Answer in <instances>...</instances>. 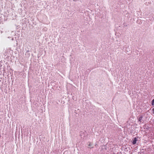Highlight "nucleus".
<instances>
[{
  "mask_svg": "<svg viewBox=\"0 0 154 154\" xmlns=\"http://www.w3.org/2000/svg\"><path fill=\"white\" fill-rule=\"evenodd\" d=\"M138 120L139 122H140V123L143 122L145 119L143 118V116H140L138 119Z\"/></svg>",
  "mask_w": 154,
  "mask_h": 154,
  "instance_id": "obj_1",
  "label": "nucleus"
},
{
  "mask_svg": "<svg viewBox=\"0 0 154 154\" xmlns=\"http://www.w3.org/2000/svg\"><path fill=\"white\" fill-rule=\"evenodd\" d=\"M137 141V138H135L133 140V142H132V143L133 144H135L136 143V142Z\"/></svg>",
  "mask_w": 154,
  "mask_h": 154,
  "instance_id": "obj_2",
  "label": "nucleus"
},
{
  "mask_svg": "<svg viewBox=\"0 0 154 154\" xmlns=\"http://www.w3.org/2000/svg\"><path fill=\"white\" fill-rule=\"evenodd\" d=\"M88 146L90 147L92 146V144H91V143L90 142H88Z\"/></svg>",
  "mask_w": 154,
  "mask_h": 154,
  "instance_id": "obj_3",
  "label": "nucleus"
},
{
  "mask_svg": "<svg viewBox=\"0 0 154 154\" xmlns=\"http://www.w3.org/2000/svg\"><path fill=\"white\" fill-rule=\"evenodd\" d=\"M152 105H154V99L152 101Z\"/></svg>",
  "mask_w": 154,
  "mask_h": 154,
  "instance_id": "obj_4",
  "label": "nucleus"
},
{
  "mask_svg": "<svg viewBox=\"0 0 154 154\" xmlns=\"http://www.w3.org/2000/svg\"><path fill=\"white\" fill-rule=\"evenodd\" d=\"M152 113L154 114V108L152 109Z\"/></svg>",
  "mask_w": 154,
  "mask_h": 154,
  "instance_id": "obj_5",
  "label": "nucleus"
},
{
  "mask_svg": "<svg viewBox=\"0 0 154 154\" xmlns=\"http://www.w3.org/2000/svg\"><path fill=\"white\" fill-rule=\"evenodd\" d=\"M11 40L12 41L14 40V38H12L11 39Z\"/></svg>",
  "mask_w": 154,
  "mask_h": 154,
  "instance_id": "obj_6",
  "label": "nucleus"
},
{
  "mask_svg": "<svg viewBox=\"0 0 154 154\" xmlns=\"http://www.w3.org/2000/svg\"><path fill=\"white\" fill-rule=\"evenodd\" d=\"M8 38H10V37H8Z\"/></svg>",
  "mask_w": 154,
  "mask_h": 154,
  "instance_id": "obj_7",
  "label": "nucleus"
},
{
  "mask_svg": "<svg viewBox=\"0 0 154 154\" xmlns=\"http://www.w3.org/2000/svg\"><path fill=\"white\" fill-rule=\"evenodd\" d=\"M8 38H10V37H8Z\"/></svg>",
  "mask_w": 154,
  "mask_h": 154,
  "instance_id": "obj_8",
  "label": "nucleus"
},
{
  "mask_svg": "<svg viewBox=\"0 0 154 154\" xmlns=\"http://www.w3.org/2000/svg\"><path fill=\"white\" fill-rule=\"evenodd\" d=\"M145 114H144V115H143V116H145Z\"/></svg>",
  "mask_w": 154,
  "mask_h": 154,
  "instance_id": "obj_9",
  "label": "nucleus"
}]
</instances>
